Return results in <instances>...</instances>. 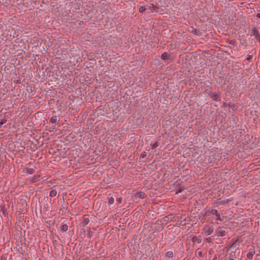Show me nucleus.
Listing matches in <instances>:
<instances>
[{
    "instance_id": "1",
    "label": "nucleus",
    "mask_w": 260,
    "mask_h": 260,
    "mask_svg": "<svg viewBox=\"0 0 260 260\" xmlns=\"http://www.w3.org/2000/svg\"><path fill=\"white\" fill-rule=\"evenodd\" d=\"M213 229V225L212 224L207 225L203 229V233L206 236H209L212 233Z\"/></svg>"
},
{
    "instance_id": "2",
    "label": "nucleus",
    "mask_w": 260,
    "mask_h": 260,
    "mask_svg": "<svg viewBox=\"0 0 260 260\" xmlns=\"http://www.w3.org/2000/svg\"><path fill=\"white\" fill-rule=\"evenodd\" d=\"M220 94L219 91H215L212 93L211 98L212 99L216 101H219L220 100Z\"/></svg>"
},
{
    "instance_id": "3",
    "label": "nucleus",
    "mask_w": 260,
    "mask_h": 260,
    "mask_svg": "<svg viewBox=\"0 0 260 260\" xmlns=\"http://www.w3.org/2000/svg\"><path fill=\"white\" fill-rule=\"evenodd\" d=\"M255 253V249L253 247H251L249 249L248 252L247 254V258L251 259Z\"/></svg>"
},
{
    "instance_id": "4",
    "label": "nucleus",
    "mask_w": 260,
    "mask_h": 260,
    "mask_svg": "<svg viewBox=\"0 0 260 260\" xmlns=\"http://www.w3.org/2000/svg\"><path fill=\"white\" fill-rule=\"evenodd\" d=\"M225 231L223 230H221V228H219V229L216 232V235L217 237H223L225 236Z\"/></svg>"
},
{
    "instance_id": "5",
    "label": "nucleus",
    "mask_w": 260,
    "mask_h": 260,
    "mask_svg": "<svg viewBox=\"0 0 260 260\" xmlns=\"http://www.w3.org/2000/svg\"><path fill=\"white\" fill-rule=\"evenodd\" d=\"M89 222V219L87 215H84L83 216V221L81 223L82 226L84 228L86 225L88 224Z\"/></svg>"
},
{
    "instance_id": "6",
    "label": "nucleus",
    "mask_w": 260,
    "mask_h": 260,
    "mask_svg": "<svg viewBox=\"0 0 260 260\" xmlns=\"http://www.w3.org/2000/svg\"><path fill=\"white\" fill-rule=\"evenodd\" d=\"M145 193L143 191H139L136 193L135 197L139 199H144L145 197Z\"/></svg>"
},
{
    "instance_id": "7",
    "label": "nucleus",
    "mask_w": 260,
    "mask_h": 260,
    "mask_svg": "<svg viewBox=\"0 0 260 260\" xmlns=\"http://www.w3.org/2000/svg\"><path fill=\"white\" fill-rule=\"evenodd\" d=\"M213 214L214 215H215V216L216 217L217 220L222 221V219L220 218L219 214L218 213V211L217 210L215 209V210H213Z\"/></svg>"
},
{
    "instance_id": "8",
    "label": "nucleus",
    "mask_w": 260,
    "mask_h": 260,
    "mask_svg": "<svg viewBox=\"0 0 260 260\" xmlns=\"http://www.w3.org/2000/svg\"><path fill=\"white\" fill-rule=\"evenodd\" d=\"M35 171L34 168H27L26 169V173L28 174H31Z\"/></svg>"
},
{
    "instance_id": "9",
    "label": "nucleus",
    "mask_w": 260,
    "mask_h": 260,
    "mask_svg": "<svg viewBox=\"0 0 260 260\" xmlns=\"http://www.w3.org/2000/svg\"><path fill=\"white\" fill-rule=\"evenodd\" d=\"M165 256L168 258L172 257L173 256V252L171 251H168L166 253Z\"/></svg>"
},
{
    "instance_id": "10",
    "label": "nucleus",
    "mask_w": 260,
    "mask_h": 260,
    "mask_svg": "<svg viewBox=\"0 0 260 260\" xmlns=\"http://www.w3.org/2000/svg\"><path fill=\"white\" fill-rule=\"evenodd\" d=\"M50 121L52 123H56L57 122V117L56 116H52L50 118Z\"/></svg>"
},
{
    "instance_id": "11",
    "label": "nucleus",
    "mask_w": 260,
    "mask_h": 260,
    "mask_svg": "<svg viewBox=\"0 0 260 260\" xmlns=\"http://www.w3.org/2000/svg\"><path fill=\"white\" fill-rule=\"evenodd\" d=\"M161 58L162 59H163L164 60H167L169 59V57H168V54L166 52H164V53H162L161 55Z\"/></svg>"
},
{
    "instance_id": "12",
    "label": "nucleus",
    "mask_w": 260,
    "mask_h": 260,
    "mask_svg": "<svg viewBox=\"0 0 260 260\" xmlns=\"http://www.w3.org/2000/svg\"><path fill=\"white\" fill-rule=\"evenodd\" d=\"M56 194H57V191L55 189H53L50 192L49 196L51 197H54L56 196Z\"/></svg>"
},
{
    "instance_id": "13",
    "label": "nucleus",
    "mask_w": 260,
    "mask_h": 260,
    "mask_svg": "<svg viewBox=\"0 0 260 260\" xmlns=\"http://www.w3.org/2000/svg\"><path fill=\"white\" fill-rule=\"evenodd\" d=\"M68 226L67 224H64L62 225L61 231L63 232H66L68 230Z\"/></svg>"
},
{
    "instance_id": "14",
    "label": "nucleus",
    "mask_w": 260,
    "mask_h": 260,
    "mask_svg": "<svg viewBox=\"0 0 260 260\" xmlns=\"http://www.w3.org/2000/svg\"><path fill=\"white\" fill-rule=\"evenodd\" d=\"M109 204L112 205L114 202V199L113 197H108Z\"/></svg>"
},
{
    "instance_id": "15",
    "label": "nucleus",
    "mask_w": 260,
    "mask_h": 260,
    "mask_svg": "<svg viewBox=\"0 0 260 260\" xmlns=\"http://www.w3.org/2000/svg\"><path fill=\"white\" fill-rule=\"evenodd\" d=\"M146 9V6H142L141 7H140L139 9V12L140 13H142Z\"/></svg>"
},
{
    "instance_id": "16",
    "label": "nucleus",
    "mask_w": 260,
    "mask_h": 260,
    "mask_svg": "<svg viewBox=\"0 0 260 260\" xmlns=\"http://www.w3.org/2000/svg\"><path fill=\"white\" fill-rule=\"evenodd\" d=\"M152 146V149L153 150V151L155 150V149L158 146L157 143L155 142L151 145Z\"/></svg>"
},
{
    "instance_id": "17",
    "label": "nucleus",
    "mask_w": 260,
    "mask_h": 260,
    "mask_svg": "<svg viewBox=\"0 0 260 260\" xmlns=\"http://www.w3.org/2000/svg\"><path fill=\"white\" fill-rule=\"evenodd\" d=\"M253 36H254L256 38H257V32H256V29L255 28H254L253 29Z\"/></svg>"
},
{
    "instance_id": "18",
    "label": "nucleus",
    "mask_w": 260,
    "mask_h": 260,
    "mask_svg": "<svg viewBox=\"0 0 260 260\" xmlns=\"http://www.w3.org/2000/svg\"><path fill=\"white\" fill-rule=\"evenodd\" d=\"M5 122H6V121H5V120L0 121V128L2 126V125H3V124H4V123H5Z\"/></svg>"
},
{
    "instance_id": "19",
    "label": "nucleus",
    "mask_w": 260,
    "mask_h": 260,
    "mask_svg": "<svg viewBox=\"0 0 260 260\" xmlns=\"http://www.w3.org/2000/svg\"><path fill=\"white\" fill-rule=\"evenodd\" d=\"M117 202L118 203H120L121 202V198H117V200H116Z\"/></svg>"
},
{
    "instance_id": "20",
    "label": "nucleus",
    "mask_w": 260,
    "mask_h": 260,
    "mask_svg": "<svg viewBox=\"0 0 260 260\" xmlns=\"http://www.w3.org/2000/svg\"><path fill=\"white\" fill-rule=\"evenodd\" d=\"M145 155H146V153H145V152H144L143 153H142L141 154V157H142V158L144 157L145 156Z\"/></svg>"
},
{
    "instance_id": "21",
    "label": "nucleus",
    "mask_w": 260,
    "mask_h": 260,
    "mask_svg": "<svg viewBox=\"0 0 260 260\" xmlns=\"http://www.w3.org/2000/svg\"><path fill=\"white\" fill-rule=\"evenodd\" d=\"M1 260H6V258L5 256H2Z\"/></svg>"
},
{
    "instance_id": "22",
    "label": "nucleus",
    "mask_w": 260,
    "mask_h": 260,
    "mask_svg": "<svg viewBox=\"0 0 260 260\" xmlns=\"http://www.w3.org/2000/svg\"><path fill=\"white\" fill-rule=\"evenodd\" d=\"M256 17L258 18H260V13H257Z\"/></svg>"
},
{
    "instance_id": "23",
    "label": "nucleus",
    "mask_w": 260,
    "mask_h": 260,
    "mask_svg": "<svg viewBox=\"0 0 260 260\" xmlns=\"http://www.w3.org/2000/svg\"><path fill=\"white\" fill-rule=\"evenodd\" d=\"M197 241L198 243H200L201 242V239H198V240H197Z\"/></svg>"
},
{
    "instance_id": "24",
    "label": "nucleus",
    "mask_w": 260,
    "mask_h": 260,
    "mask_svg": "<svg viewBox=\"0 0 260 260\" xmlns=\"http://www.w3.org/2000/svg\"><path fill=\"white\" fill-rule=\"evenodd\" d=\"M201 254H202V252H199V254L201 255Z\"/></svg>"
}]
</instances>
